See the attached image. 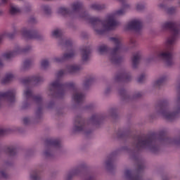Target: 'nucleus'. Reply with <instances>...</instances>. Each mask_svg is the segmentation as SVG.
Listing matches in <instances>:
<instances>
[{"mask_svg": "<svg viewBox=\"0 0 180 180\" xmlns=\"http://www.w3.org/2000/svg\"><path fill=\"white\" fill-rule=\"evenodd\" d=\"M136 147L138 148H149L150 151H153V153L155 152V150L157 149L155 148V145H154V142L150 139H146L144 141L140 140L138 141V143L136 145Z\"/></svg>", "mask_w": 180, "mask_h": 180, "instance_id": "obj_4", "label": "nucleus"}, {"mask_svg": "<svg viewBox=\"0 0 180 180\" xmlns=\"http://www.w3.org/2000/svg\"><path fill=\"white\" fill-rule=\"evenodd\" d=\"M26 65H27V63L25 62L22 67V70H26Z\"/></svg>", "mask_w": 180, "mask_h": 180, "instance_id": "obj_41", "label": "nucleus"}, {"mask_svg": "<svg viewBox=\"0 0 180 180\" xmlns=\"http://www.w3.org/2000/svg\"><path fill=\"white\" fill-rule=\"evenodd\" d=\"M28 50H30V46H29Z\"/></svg>", "mask_w": 180, "mask_h": 180, "instance_id": "obj_46", "label": "nucleus"}, {"mask_svg": "<svg viewBox=\"0 0 180 180\" xmlns=\"http://www.w3.org/2000/svg\"><path fill=\"white\" fill-rule=\"evenodd\" d=\"M75 56V51H72L69 53H65L63 56L55 57L53 59V63H61L64 60H68V58H72Z\"/></svg>", "mask_w": 180, "mask_h": 180, "instance_id": "obj_7", "label": "nucleus"}, {"mask_svg": "<svg viewBox=\"0 0 180 180\" xmlns=\"http://www.w3.org/2000/svg\"><path fill=\"white\" fill-rule=\"evenodd\" d=\"M130 179L131 180H141L140 177H139V176L131 177Z\"/></svg>", "mask_w": 180, "mask_h": 180, "instance_id": "obj_40", "label": "nucleus"}, {"mask_svg": "<svg viewBox=\"0 0 180 180\" xmlns=\"http://www.w3.org/2000/svg\"><path fill=\"white\" fill-rule=\"evenodd\" d=\"M2 66V60L0 59V67Z\"/></svg>", "mask_w": 180, "mask_h": 180, "instance_id": "obj_43", "label": "nucleus"}, {"mask_svg": "<svg viewBox=\"0 0 180 180\" xmlns=\"http://www.w3.org/2000/svg\"><path fill=\"white\" fill-rule=\"evenodd\" d=\"M15 78V75L12 73H8L4 79L1 81L2 84H6V82H9V81Z\"/></svg>", "mask_w": 180, "mask_h": 180, "instance_id": "obj_21", "label": "nucleus"}, {"mask_svg": "<svg viewBox=\"0 0 180 180\" xmlns=\"http://www.w3.org/2000/svg\"><path fill=\"white\" fill-rule=\"evenodd\" d=\"M57 88H61V84H60V82H58V81L53 82V83H51L50 84L51 91L53 89H56Z\"/></svg>", "mask_w": 180, "mask_h": 180, "instance_id": "obj_25", "label": "nucleus"}, {"mask_svg": "<svg viewBox=\"0 0 180 180\" xmlns=\"http://www.w3.org/2000/svg\"><path fill=\"white\" fill-rule=\"evenodd\" d=\"M58 15H61L64 16V15H67L68 13V10L65 7H60L57 11Z\"/></svg>", "mask_w": 180, "mask_h": 180, "instance_id": "obj_24", "label": "nucleus"}, {"mask_svg": "<svg viewBox=\"0 0 180 180\" xmlns=\"http://www.w3.org/2000/svg\"><path fill=\"white\" fill-rule=\"evenodd\" d=\"M22 51H27V49H22L20 47L18 46L14 49L13 51L5 53L3 55V58L5 60H11V58H13V57H16V56L20 54Z\"/></svg>", "mask_w": 180, "mask_h": 180, "instance_id": "obj_5", "label": "nucleus"}, {"mask_svg": "<svg viewBox=\"0 0 180 180\" xmlns=\"http://www.w3.org/2000/svg\"><path fill=\"white\" fill-rule=\"evenodd\" d=\"M126 11L124 9H120L112 14H109L106 16L104 21H101L98 18H91V23L94 25V29L97 33H102L105 30H113L115 27L119 26V22L116 20L117 16H122L124 15Z\"/></svg>", "mask_w": 180, "mask_h": 180, "instance_id": "obj_1", "label": "nucleus"}, {"mask_svg": "<svg viewBox=\"0 0 180 180\" xmlns=\"http://www.w3.org/2000/svg\"><path fill=\"white\" fill-rule=\"evenodd\" d=\"M82 130H84V124L81 122L76 123V125L75 126V131H82Z\"/></svg>", "mask_w": 180, "mask_h": 180, "instance_id": "obj_26", "label": "nucleus"}, {"mask_svg": "<svg viewBox=\"0 0 180 180\" xmlns=\"http://www.w3.org/2000/svg\"><path fill=\"white\" fill-rule=\"evenodd\" d=\"M172 57V53H171L168 50L162 51L156 53L155 56L153 58H160L162 60H167L168 58H171Z\"/></svg>", "mask_w": 180, "mask_h": 180, "instance_id": "obj_8", "label": "nucleus"}, {"mask_svg": "<svg viewBox=\"0 0 180 180\" xmlns=\"http://www.w3.org/2000/svg\"><path fill=\"white\" fill-rule=\"evenodd\" d=\"M1 13H2V11H0V15H1Z\"/></svg>", "mask_w": 180, "mask_h": 180, "instance_id": "obj_45", "label": "nucleus"}, {"mask_svg": "<svg viewBox=\"0 0 180 180\" xmlns=\"http://www.w3.org/2000/svg\"><path fill=\"white\" fill-rule=\"evenodd\" d=\"M3 2H5V0H3Z\"/></svg>", "mask_w": 180, "mask_h": 180, "instance_id": "obj_48", "label": "nucleus"}, {"mask_svg": "<svg viewBox=\"0 0 180 180\" xmlns=\"http://www.w3.org/2000/svg\"><path fill=\"white\" fill-rule=\"evenodd\" d=\"M30 180H39L40 176H39V172H32L30 175Z\"/></svg>", "mask_w": 180, "mask_h": 180, "instance_id": "obj_23", "label": "nucleus"}, {"mask_svg": "<svg viewBox=\"0 0 180 180\" xmlns=\"http://www.w3.org/2000/svg\"><path fill=\"white\" fill-rule=\"evenodd\" d=\"M179 33V31H176L173 30V32H172V36L168 37L166 40V44L171 46V44H174L175 43V37Z\"/></svg>", "mask_w": 180, "mask_h": 180, "instance_id": "obj_12", "label": "nucleus"}, {"mask_svg": "<svg viewBox=\"0 0 180 180\" xmlns=\"http://www.w3.org/2000/svg\"><path fill=\"white\" fill-rule=\"evenodd\" d=\"M81 6H82L81 3H75L72 4V8L73 11H77V9H79Z\"/></svg>", "mask_w": 180, "mask_h": 180, "instance_id": "obj_31", "label": "nucleus"}, {"mask_svg": "<svg viewBox=\"0 0 180 180\" xmlns=\"http://www.w3.org/2000/svg\"><path fill=\"white\" fill-rule=\"evenodd\" d=\"M30 96H32V91L29 89H25L23 93L24 99H29Z\"/></svg>", "mask_w": 180, "mask_h": 180, "instance_id": "obj_28", "label": "nucleus"}, {"mask_svg": "<svg viewBox=\"0 0 180 180\" xmlns=\"http://www.w3.org/2000/svg\"><path fill=\"white\" fill-rule=\"evenodd\" d=\"M64 71L60 70L58 72V77H61V75H63Z\"/></svg>", "mask_w": 180, "mask_h": 180, "instance_id": "obj_38", "label": "nucleus"}, {"mask_svg": "<svg viewBox=\"0 0 180 180\" xmlns=\"http://www.w3.org/2000/svg\"><path fill=\"white\" fill-rule=\"evenodd\" d=\"M41 9L45 15H49L51 12V8L49 6H42Z\"/></svg>", "mask_w": 180, "mask_h": 180, "instance_id": "obj_27", "label": "nucleus"}, {"mask_svg": "<svg viewBox=\"0 0 180 180\" xmlns=\"http://www.w3.org/2000/svg\"><path fill=\"white\" fill-rule=\"evenodd\" d=\"M69 72H77V71H79L81 70V67L77 65H70L68 68Z\"/></svg>", "mask_w": 180, "mask_h": 180, "instance_id": "obj_22", "label": "nucleus"}, {"mask_svg": "<svg viewBox=\"0 0 180 180\" xmlns=\"http://www.w3.org/2000/svg\"><path fill=\"white\" fill-rule=\"evenodd\" d=\"M106 50H108V46L105 45L101 46L98 48V53H100V54H103Z\"/></svg>", "mask_w": 180, "mask_h": 180, "instance_id": "obj_30", "label": "nucleus"}, {"mask_svg": "<svg viewBox=\"0 0 180 180\" xmlns=\"http://www.w3.org/2000/svg\"><path fill=\"white\" fill-rule=\"evenodd\" d=\"M126 29L127 30H139V29H141V21L138 19L133 20L127 24Z\"/></svg>", "mask_w": 180, "mask_h": 180, "instance_id": "obj_6", "label": "nucleus"}, {"mask_svg": "<svg viewBox=\"0 0 180 180\" xmlns=\"http://www.w3.org/2000/svg\"><path fill=\"white\" fill-rule=\"evenodd\" d=\"M140 58H141V55H140V53L134 55L131 60L133 68H137V65H139V63H140Z\"/></svg>", "mask_w": 180, "mask_h": 180, "instance_id": "obj_15", "label": "nucleus"}, {"mask_svg": "<svg viewBox=\"0 0 180 180\" xmlns=\"http://www.w3.org/2000/svg\"><path fill=\"white\" fill-rule=\"evenodd\" d=\"M162 30H168V29H172V33H173L174 30L176 32H178L179 30L174 27V24L172 22H165L161 26Z\"/></svg>", "mask_w": 180, "mask_h": 180, "instance_id": "obj_14", "label": "nucleus"}, {"mask_svg": "<svg viewBox=\"0 0 180 180\" xmlns=\"http://www.w3.org/2000/svg\"><path fill=\"white\" fill-rule=\"evenodd\" d=\"M91 8L95 11H102L103 9H105V8H106V6H105V4H93L91 5Z\"/></svg>", "mask_w": 180, "mask_h": 180, "instance_id": "obj_20", "label": "nucleus"}, {"mask_svg": "<svg viewBox=\"0 0 180 180\" xmlns=\"http://www.w3.org/2000/svg\"><path fill=\"white\" fill-rule=\"evenodd\" d=\"M4 133H5V129H4L3 128H0V135L4 134Z\"/></svg>", "mask_w": 180, "mask_h": 180, "instance_id": "obj_42", "label": "nucleus"}, {"mask_svg": "<svg viewBox=\"0 0 180 180\" xmlns=\"http://www.w3.org/2000/svg\"><path fill=\"white\" fill-rule=\"evenodd\" d=\"M34 81H39V79H37V77H36V78L34 79Z\"/></svg>", "mask_w": 180, "mask_h": 180, "instance_id": "obj_44", "label": "nucleus"}, {"mask_svg": "<svg viewBox=\"0 0 180 180\" xmlns=\"http://www.w3.org/2000/svg\"><path fill=\"white\" fill-rule=\"evenodd\" d=\"M24 11H25L26 12H29V11H32V6L31 5L25 6L24 7Z\"/></svg>", "mask_w": 180, "mask_h": 180, "instance_id": "obj_33", "label": "nucleus"}, {"mask_svg": "<svg viewBox=\"0 0 180 180\" xmlns=\"http://www.w3.org/2000/svg\"><path fill=\"white\" fill-rule=\"evenodd\" d=\"M20 34L24 39H32V31L27 27H24L20 30Z\"/></svg>", "mask_w": 180, "mask_h": 180, "instance_id": "obj_9", "label": "nucleus"}, {"mask_svg": "<svg viewBox=\"0 0 180 180\" xmlns=\"http://www.w3.org/2000/svg\"><path fill=\"white\" fill-rule=\"evenodd\" d=\"M167 79H168V77H167V75L160 76V77L154 82L155 86H160V85H162V84H164V82H167Z\"/></svg>", "mask_w": 180, "mask_h": 180, "instance_id": "obj_16", "label": "nucleus"}, {"mask_svg": "<svg viewBox=\"0 0 180 180\" xmlns=\"http://www.w3.org/2000/svg\"><path fill=\"white\" fill-rule=\"evenodd\" d=\"M16 92L13 90H10L6 93H0V98H8L10 102L13 101V96Z\"/></svg>", "mask_w": 180, "mask_h": 180, "instance_id": "obj_11", "label": "nucleus"}, {"mask_svg": "<svg viewBox=\"0 0 180 180\" xmlns=\"http://www.w3.org/2000/svg\"><path fill=\"white\" fill-rule=\"evenodd\" d=\"M51 34L53 39H58V37H60L63 34V32L60 29H55L51 32Z\"/></svg>", "mask_w": 180, "mask_h": 180, "instance_id": "obj_19", "label": "nucleus"}, {"mask_svg": "<svg viewBox=\"0 0 180 180\" xmlns=\"http://www.w3.org/2000/svg\"><path fill=\"white\" fill-rule=\"evenodd\" d=\"M143 5H141V4H137V5H136V9H137V11H141V9H143Z\"/></svg>", "mask_w": 180, "mask_h": 180, "instance_id": "obj_37", "label": "nucleus"}, {"mask_svg": "<svg viewBox=\"0 0 180 180\" xmlns=\"http://www.w3.org/2000/svg\"><path fill=\"white\" fill-rule=\"evenodd\" d=\"M23 122L25 124H28L30 122V119L28 117H25L23 119Z\"/></svg>", "mask_w": 180, "mask_h": 180, "instance_id": "obj_34", "label": "nucleus"}, {"mask_svg": "<svg viewBox=\"0 0 180 180\" xmlns=\"http://www.w3.org/2000/svg\"><path fill=\"white\" fill-rule=\"evenodd\" d=\"M23 11V8L19 7L16 5H11L10 6L9 13L11 15H16L17 13H20Z\"/></svg>", "mask_w": 180, "mask_h": 180, "instance_id": "obj_13", "label": "nucleus"}, {"mask_svg": "<svg viewBox=\"0 0 180 180\" xmlns=\"http://www.w3.org/2000/svg\"><path fill=\"white\" fill-rule=\"evenodd\" d=\"M0 176H1V178H6V172H4V171L0 172Z\"/></svg>", "mask_w": 180, "mask_h": 180, "instance_id": "obj_35", "label": "nucleus"}, {"mask_svg": "<svg viewBox=\"0 0 180 180\" xmlns=\"http://www.w3.org/2000/svg\"><path fill=\"white\" fill-rule=\"evenodd\" d=\"M91 120H94V117L91 118Z\"/></svg>", "mask_w": 180, "mask_h": 180, "instance_id": "obj_47", "label": "nucleus"}, {"mask_svg": "<svg viewBox=\"0 0 180 180\" xmlns=\"http://www.w3.org/2000/svg\"><path fill=\"white\" fill-rule=\"evenodd\" d=\"M79 172H81V169H75L69 173V174L68 175V177L70 178V176H74L75 175H78V174H79Z\"/></svg>", "mask_w": 180, "mask_h": 180, "instance_id": "obj_29", "label": "nucleus"}, {"mask_svg": "<svg viewBox=\"0 0 180 180\" xmlns=\"http://www.w3.org/2000/svg\"><path fill=\"white\" fill-rule=\"evenodd\" d=\"M41 65L43 68H46V67L49 65V60H42L41 63Z\"/></svg>", "mask_w": 180, "mask_h": 180, "instance_id": "obj_32", "label": "nucleus"}, {"mask_svg": "<svg viewBox=\"0 0 180 180\" xmlns=\"http://www.w3.org/2000/svg\"><path fill=\"white\" fill-rule=\"evenodd\" d=\"M60 148V142H53L51 144L50 148L49 149H46L44 152V157H50L51 155V153H50V151H52V150H54V148Z\"/></svg>", "mask_w": 180, "mask_h": 180, "instance_id": "obj_10", "label": "nucleus"}, {"mask_svg": "<svg viewBox=\"0 0 180 180\" xmlns=\"http://www.w3.org/2000/svg\"><path fill=\"white\" fill-rule=\"evenodd\" d=\"M130 175H131V172H130V170H126L125 171V176H127V178H129V176H130Z\"/></svg>", "mask_w": 180, "mask_h": 180, "instance_id": "obj_36", "label": "nucleus"}, {"mask_svg": "<svg viewBox=\"0 0 180 180\" xmlns=\"http://www.w3.org/2000/svg\"><path fill=\"white\" fill-rule=\"evenodd\" d=\"M111 40L116 44V46L111 51L109 58L112 63H117V54L123 50V46H122V44H120V41L117 38H112Z\"/></svg>", "mask_w": 180, "mask_h": 180, "instance_id": "obj_2", "label": "nucleus"}, {"mask_svg": "<svg viewBox=\"0 0 180 180\" xmlns=\"http://www.w3.org/2000/svg\"><path fill=\"white\" fill-rule=\"evenodd\" d=\"M90 53H91V50L89 49V48H86L82 49V60H84V61H86V60L89 58Z\"/></svg>", "mask_w": 180, "mask_h": 180, "instance_id": "obj_18", "label": "nucleus"}, {"mask_svg": "<svg viewBox=\"0 0 180 180\" xmlns=\"http://www.w3.org/2000/svg\"><path fill=\"white\" fill-rule=\"evenodd\" d=\"M0 41H1V39H0Z\"/></svg>", "mask_w": 180, "mask_h": 180, "instance_id": "obj_49", "label": "nucleus"}, {"mask_svg": "<svg viewBox=\"0 0 180 180\" xmlns=\"http://www.w3.org/2000/svg\"><path fill=\"white\" fill-rule=\"evenodd\" d=\"M85 98V96L82 94L76 92L72 96V99L75 102H81Z\"/></svg>", "mask_w": 180, "mask_h": 180, "instance_id": "obj_17", "label": "nucleus"}, {"mask_svg": "<svg viewBox=\"0 0 180 180\" xmlns=\"http://www.w3.org/2000/svg\"><path fill=\"white\" fill-rule=\"evenodd\" d=\"M144 76H141L139 79H138V81L139 82H143V79H144Z\"/></svg>", "mask_w": 180, "mask_h": 180, "instance_id": "obj_39", "label": "nucleus"}, {"mask_svg": "<svg viewBox=\"0 0 180 180\" xmlns=\"http://www.w3.org/2000/svg\"><path fill=\"white\" fill-rule=\"evenodd\" d=\"M159 113L162 117H164V119H166L167 120H172L178 113H180V107L176 108L174 112H171L169 108L163 107L160 109Z\"/></svg>", "mask_w": 180, "mask_h": 180, "instance_id": "obj_3", "label": "nucleus"}]
</instances>
